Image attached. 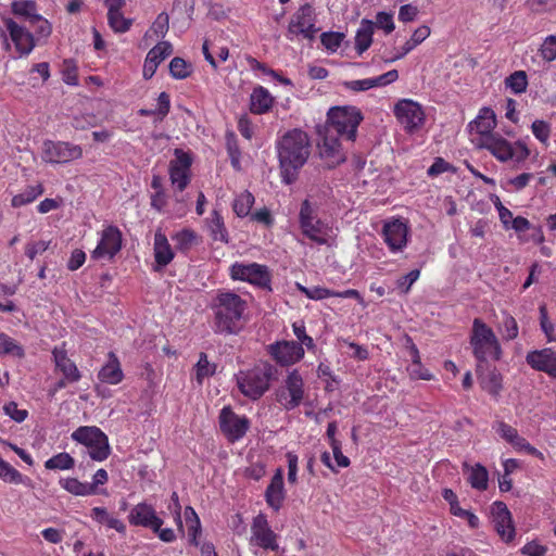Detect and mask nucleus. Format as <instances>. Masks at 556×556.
Segmentation results:
<instances>
[{
	"instance_id": "nucleus-1",
	"label": "nucleus",
	"mask_w": 556,
	"mask_h": 556,
	"mask_svg": "<svg viewBox=\"0 0 556 556\" xmlns=\"http://www.w3.org/2000/svg\"><path fill=\"white\" fill-rule=\"evenodd\" d=\"M276 149L281 182L292 185L298 180L300 169L309 157V137L304 130L299 128L288 130L277 140Z\"/></svg>"
},
{
	"instance_id": "nucleus-2",
	"label": "nucleus",
	"mask_w": 556,
	"mask_h": 556,
	"mask_svg": "<svg viewBox=\"0 0 556 556\" xmlns=\"http://www.w3.org/2000/svg\"><path fill=\"white\" fill-rule=\"evenodd\" d=\"M211 308L214 314V331L219 334H235L242 327L248 303L233 291L218 290Z\"/></svg>"
},
{
	"instance_id": "nucleus-3",
	"label": "nucleus",
	"mask_w": 556,
	"mask_h": 556,
	"mask_svg": "<svg viewBox=\"0 0 556 556\" xmlns=\"http://www.w3.org/2000/svg\"><path fill=\"white\" fill-rule=\"evenodd\" d=\"M470 345L478 361V368L483 363L496 362L502 357V348L491 327L479 318L473 319Z\"/></svg>"
},
{
	"instance_id": "nucleus-4",
	"label": "nucleus",
	"mask_w": 556,
	"mask_h": 556,
	"mask_svg": "<svg viewBox=\"0 0 556 556\" xmlns=\"http://www.w3.org/2000/svg\"><path fill=\"white\" fill-rule=\"evenodd\" d=\"M277 369L269 363L255 366L249 370H240L236 376L237 387L250 400H258L269 389Z\"/></svg>"
},
{
	"instance_id": "nucleus-5",
	"label": "nucleus",
	"mask_w": 556,
	"mask_h": 556,
	"mask_svg": "<svg viewBox=\"0 0 556 556\" xmlns=\"http://www.w3.org/2000/svg\"><path fill=\"white\" fill-rule=\"evenodd\" d=\"M299 224L302 233L319 245H329L333 238L332 226L321 219L317 214V207L306 199L302 202L299 213Z\"/></svg>"
},
{
	"instance_id": "nucleus-6",
	"label": "nucleus",
	"mask_w": 556,
	"mask_h": 556,
	"mask_svg": "<svg viewBox=\"0 0 556 556\" xmlns=\"http://www.w3.org/2000/svg\"><path fill=\"white\" fill-rule=\"evenodd\" d=\"M477 146L486 149L497 161L502 163L514 162L520 164L525 162L529 155L530 150L522 141L510 142L503 138L501 135L488 136Z\"/></svg>"
},
{
	"instance_id": "nucleus-7",
	"label": "nucleus",
	"mask_w": 556,
	"mask_h": 556,
	"mask_svg": "<svg viewBox=\"0 0 556 556\" xmlns=\"http://www.w3.org/2000/svg\"><path fill=\"white\" fill-rule=\"evenodd\" d=\"M362 121V112L356 106L331 108L328 112L327 132L334 131L338 136L354 141Z\"/></svg>"
},
{
	"instance_id": "nucleus-8",
	"label": "nucleus",
	"mask_w": 556,
	"mask_h": 556,
	"mask_svg": "<svg viewBox=\"0 0 556 556\" xmlns=\"http://www.w3.org/2000/svg\"><path fill=\"white\" fill-rule=\"evenodd\" d=\"M73 441L85 445L88 450V455L96 462L105 460L111 453L108 435L98 427L81 426L78 427L72 434Z\"/></svg>"
},
{
	"instance_id": "nucleus-9",
	"label": "nucleus",
	"mask_w": 556,
	"mask_h": 556,
	"mask_svg": "<svg viewBox=\"0 0 556 556\" xmlns=\"http://www.w3.org/2000/svg\"><path fill=\"white\" fill-rule=\"evenodd\" d=\"M232 280L248 282L260 289L271 291V274L266 265L236 262L229 268Z\"/></svg>"
},
{
	"instance_id": "nucleus-10",
	"label": "nucleus",
	"mask_w": 556,
	"mask_h": 556,
	"mask_svg": "<svg viewBox=\"0 0 556 556\" xmlns=\"http://www.w3.org/2000/svg\"><path fill=\"white\" fill-rule=\"evenodd\" d=\"M393 113L407 134H415L420 130L426 122V113L422 106L412 99H401L393 108Z\"/></svg>"
},
{
	"instance_id": "nucleus-11",
	"label": "nucleus",
	"mask_w": 556,
	"mask_h": 556,
	"mask_svg": "<svg viewBox=\"0 0 556 556\" xmlns=\"http://www.w3.org/2000/svg\"><path fill=\"white\" fill-rule=\"evenodd\" d=\"M304 399V382L300 372L294 369L287 376L285 384L277 391V401L287 409L300 406Z\"/></svg>"
},
{
	"instance_id": "nucleus-12",
	"label": "nucleus",
	"mask_w": 556,
	"mask_h": 556,
	"mask_svg": "<svg viewBox=\"0 0 556 556\" xmlns=\"http://www.w3.org/2000/svg\"><path fill=\"white\" fill-rule=\"evenodd\" d=\"M83 156V148L64 141L47 140L42 147V160L47 163H68Z\"/></svg>"
},
{
	"instance_id": "nucleus-13",
	"label": "nucleus",
	"mask_w": 556,
	"mask_h": 556,
	"mask_svg": "<svg viewBox=\"0 0 556 556\" xmlns=\"http://www.w3.org/2000/svg\"><path fill=\"white\" fill-rule=\"evenodd\" d=\"M315 20L314 8L305 3L293 14L288 26V33L292 36H302L305 39H313L318 31Z\"/></svg>"
},
{
	"instance_id": "nucleus-14",
	"label": "nucleus",
	"mask_w": 556,
	"mask_h": 556,
	"mask_svg": "<svg viewBox=\"0 0 556 556\" xmlns=\"http://www.w3.org/2000/svg\"><path fill=\"white\" fill-rule=\"evenodd\" d=\"M192 157L189 153L176 149L175 159L169 163V179L177 191H184L191 180Z\"/></svg>"
},
{
	"instance_id": "nucleus-15",
	"label": "nucleus",
	"mask_w": 556,
	"mask_h": 556,
	"mask_svg": "<svg viewBox=\"0 0 556 556\" xmlns=\"http://www.w3.org/2000/svg\"><path fill=\"white\" fill-rule=\"evenodd\" d=\"M278 535L271 530L265 515L258 514L251 525L250 544L267 551H278Z\"/></svg>"
},
{
	"instance_id": "nucleus-16",
	"label": "nucleus",
	"mask_w": 556,
	"mask_h": 556,
	"mask_svg": "<svg viewBox=\"0 0 556 556\" xmlns=\"http://www.w3.org/2000/svg\"><path fill=\"white\" fill-rule=\"evenodd\" d=\"M218 419L222 432L231 442L242 439L250 428V420L245 416L237 415L230 406L220 410Z\"/></svg>"
},
{
	"instance_id": "nucleus-17",
	"label": "nucleus",
	"mask_w": 556,
	"mask_h": 556,
	"mask_svg": "<svg viewBox=\"0 0 556 556\" xmlns=\"http://www.w3.org/2000/svg\"><path fill=\"white\" fill-rule=\"evenodd\" d=\"M123 236L121 230L113 225L106 226L102 232L96 249L91 252L93 260H112L122 249Z\"/></svg>"
},
{
	"instance_id": "nucleus-18",
	"label": "nucleus",
	"mask_w": 556,
	"mask_h": 556,
	"mask_svg": "<svg viewBox=\"0 0 556 556\" xmlns=\"http://www.w3.org/2000/svg\"><path fill=\"white\" fill-rule=\"evenodd\" d=\"M267 351L280 366H291L304 357V349L296 341H278L269 344Z\"/></svg>"
},
{
	"instance_id": "nucleus-19",
	"label": "nucleus",
	"mask_w": 556,
	"mask_h": 556,
	"mask_svg": "<svg viewBox=\"0 0 556 556\" xmlns=\"http://www.w3.org/2000/svg\"><path fill=\"white\" fill-rule=\"evenodd\" d=\"M4 26L20 58L27 56L34 50L36 42L34 35L12 18L4 20Z\"/></svg>"
},
{
	"instance_id": "nucleus-20",
	"label": "nucleus",
	"mask_w": 556,
	"mask_h": 556,
	"mask_svg": "<svg viewBox=\"0 0 556 556\" xmlns=\"http://www.w3.org/2000/svg\"><path fill=\"white\" fill-rule=\"evenodd\" d=\"M493 429L495 432L507 443H509L516 451L523 452L529 455L542 458L543 454L532 446L525 438L519 435L517 429L504 421L494 424Z\"/></svg>"
},
{
	"instance_id": "nucleus-21",
	"label": "nucleus",
	"mask_w": 556,
	"mask_h": 556,
	"mask_svg": "<svg viewBox=\"0 0 556 556\" xmlns=\"http://www.w3.org/2000/svg\"><path fill=\"white\" fill-rule=\"evenodd\" d=\"M494 529L501 539L509 543L514 540L516 530L513 523L511 514L503 502H494L491 508Z\"/></svg>"
},
{
	"instance_id": "nucleus-22",
	"label": "nucleus",
	"mask_w": 556,
	"mask_h": 556,
	"mask_svg": "<svg viewBox=\"0 0 556 556\" xmlns=\"http://www.w3.org/2000/svg\"><path fill=\"white\" fill-rule=\"evenodd\" d=\"M128 520L132 526L150 528L153 531H159L163 525V520L156 515L155 509L147 503L135 505L128 515Z\"/></svg>"
},
{
	"instance_id": "nucleus-23",
	"label": "nucleus",
	"mask_w": 556,
	"mask_h": 556,
	"mask_svg": "<svg viewBox=\"0 0 556 556\" xmlns=\"http://www.w3.org/2000/svg\"><path fill=\"white\" fill-rule=\"evenodd\" d=\"M528 365L538 370L556 378V352L549 348L534 350L527 354Z\"/></svg>"
},
{
	"instance_id": "nucleus-24",
	"label": "nucleus",
	"mask_w": 556,
	"mask_h": 556,
	"mask_svg": "<svg viewBox=\"0 0 556 556\" xmlns=\"http://www.w3.org/2000/svg\"><path fill=\"white\" fill-rule=\"evenodd\" d=\"M408 227L400 219H393L383 226L384 242L392 252L402 251L407 244Z\"/></svg>"
},
{
	"instance_id": "nucleus-25",
	"label": "nucleus",
	"mask_w": 556,
	"mask_h": 556,
	"mask_svg": "<svg viewBox=\"0 0 556 556\" xmlns=\"http://www.w3.org/2000/svg\"><path fill=\"white\" fill-rule=\"evenodd\" d=\"M495 127V113L488 106L480 109L477 117L468 124L469 130L476 131V134L480 136L476 143L483 141V139L488 136H497L498 134H493Z\"/></svg>"
},
{
	"instance_id": "nucleus-26",
	"label": "nucleus",
	"mask_w": 556,
	"mask_h": 556,
	"mask_svg": "<svg viewBox=\"0 0 556 556\" xmlns=\"http://www.w3.org/2000/svg\"><path fill=\"white\" fill-rule=\"evenodd\" d=\"M319 154L325 160L328 167H334L345 161V154L341 148V143L331 132H326L319 144Z\"/></svg>"
},
{
	"instance_id": "nucleus-27",
	"label": "nucleus",
	"mask_w": 556,
	"mask_h": 556,
	"mask_svg": "<svg viewBox=\"0 0 556 556\" xmlns=\"http://www.w3.org/2000/svg\"><path fill=\"white\" fill-rule=\"evenodd\" d=\"M285 497L283 470L282 468H277L270 483L266 488L265 500L270 508L278 511L282 506Z\"/></svg>"
},
{
	"instance_id": "nucleus-28",
	"label": "nucleus",
	"mask_w": 556,
	"mask_h": 556,
	"mask_svg": "<svg viewBox=\"0 0 556 556\" xmlns=\"http://www.w3.org/2000/svg\"><path fill=\"white\" fill-rule=\"evenodd\" d=\"M153 252L155 261L153 269L155 271L162 270L174 260V251L167 237L161 230H157L154 235Z\"/></svg>"
},
{
	"instance_id": "nucleus-29",
	"label": "nucleus",
	"mask_w": 556,
	"mask_h": 556,
	"mask_svg": "<svg viewBox=\"0 0 556 556\" xmlns=\"http://www.w3.org/2000/svg\"><path fill=\"white\" fill-rule=\"evenodd\" d=\"M55 367L62 372L67 382H77L81 375L76 364L68 358L67 353L63 346H55L52 350Z\"/></svg>"
},
{
	"instance_id": "nucleus-30",
	"label": "nucleus",
	"mask_w": 556,
	"mask_h": 556,
	"mask_svg": "<svg viewBox=\"0 0 556 556\" xmlns=\"http://www.w3.org/2000/svg\"><path fill=\"white\" fill-rule=\"evenodd\" d=\"M98 379L108 384H118L124 379L121 363L114 352L108 354V362L98 372Z\"/></svg>"
},
{
	"instance_id": "nucleus-31",
	"label": "nucleus",
	"mask_w": 556,
	"mask_h": 556,
	"mask_svg": "<svg viewBox=\"0 0 556 556\" xmlns=\"http://www.w3.org/2000/svg\"><path fill=\"white\" fill-rule=\"evenodd\" d=\"M275 98L263 86L253 88L250 94V111L253 114L262 115L269 112L274 105Z\"/></svg>"
},
{
	"instance_id": "nucleus-32",
	"label": "nucleus",
	"mask_w": 556,
	"mask_h": 556,
	"mask_svg": "<svg viewBox=\"0 0 556 556\" xmlns=\"http://www.w3.org/2000/svg\"><path fill=\"white\" fill-rule=\"evenodd\" d=\"M430 28L427 25L418 27L412 37L397 50V52L389 60L390 62L400 60L414 50L418 45L430 36Z\"/></svg>"
},
{
	"instance_id": "nucleus-33",
	"label": "nucleus",
	"mask_w": 556,
	"mask_h": 556,
	"mask_svg": "<svg viewBox=\"0 0 556 556\" xmlns=\"http://www.w3.org/2000/svg\"><path fill=\"white\" fill-rule=\"evenodd\" d=\"M465 470L468 472V482L471 488L484 491L488 488L489 482V473L484 466L481 464H476L473 466H469L468 464H464Z\"/></svg>"
},
{
	"instance_id": "nucleus-34",
	"label": "nucleus",
	"mask_w": 556,
	"mask_h": 556,
	"mask_svg": "<svg viewBox=\"0 0 556 556\" xmlns=\"http://www.w3.org/2000/svg\"><path fill=\"white\" fill-rule=\"evenodd\" d=\"M374 22L362 20L361 25L355 35V49L357 53L363 54L372 42Z\"/></svg>"
},
{
	"instance_id": "nucleus-35",
	"label": "nucleus",
	"mask_w": 556,
	"mask_h": 556,
	"mask_svg": "<svg viewBox=\"0 0 556 556\" xmlns=\"http://www.w3.org/2000/svg\"><path fill=\"white\" fill-rule=\"evenodd\" d=\"M207 228L210 236L214 241H220L223 243L229 242V236L224 219L216 210L211 213V217L207 222Z\"/></svg>"
},
{
	"instance_id": "nucleus-36",
	"label": "nucleus",
	"mask_w": 556,
	"mask_h": 556,
	"mask_svg": "<svg viewBox=\"0 0 556 556\" xmlns=\"http://www.w3.org/2000/svg\"><path fill=\"white\" fill-rule=\"evenodd\" d=\"M12 12L15 15L24 17L31 25L41 21V15L37 13V4L34 0H18L12 3Z\"/></svg>"
},
{
	"instance_id": "nucleus-37",
	"label": "nucleus",
	"mask_w": 556,
	"mask_h": 556,
	"mask_svg": "<svg viewBox=\"0 0 556 556\" xmlns=\"http://www.w3.org/2000/svg\"><path fill=\"white\" fill-rule=\"evenodd\" d=\"M91 518L98 523L105 525L108 528L114 529L119 533H124L126 531L124 522L111 516L104 507L92 508Z\"/></svg>"
},
{
	"instance_id": "nucleus-38",
	"label": "nucleus",
	"mask_w": 556,
	"mask_h": 556,
	"mask_svg": "<svg viewBox=\"0 0 556 556\" xmlns=\"http://www.w3.org/2000/svg\"><path fill=\"white\" fill-rule=\"evenodd\" d=\"M59 484L68 493L76 496L93 495V490L88 482H81L76 478H61Z\"/></svg>"
},
{
	"instance_id": "nucleus-39",
	"label": "nucleus",
	"mask_w": 556,
	"mask_h": 556,
	"mask_svg": "<svg viewBox=\"0 0 556 556\" xmlns=\"http://www.w3.org/2000/svg\"><path fill=\"white\" fill-rule=\"evenodd\" d=\"M10 355L17 358L25 356L24 348L18 344L13 338L4 332H0V356Z\"/></svg>"
},
{
	"instance_id": "nucleus-40",
	"label": "nucleus",
	"mask_w": 556,
	"mask_h": 556,
	"mask_svg": "<svg viewBox=\"0 0 556 556\" xmlns=\"http://www.w3.org/2000/svg\"><path fill=\"white\" fill-rule=\"evenodd\" d=\"M75 466V459L66 452H61L45 462L48 470H70Z\"/></svg>"
},
{
	"instance_id": "nucleus-41",
	"label": "nucleus",
	"mask_w": 556,
	"mask_h": 556,
	"mask_svg": "<svg viewBox=\"0 0 556 556\" xmlns=\"http://www.w3.org/2000/svg\"><path fill=\"white\" fill-rule=\"evenodd\" d=\"M43 193L41 185L28 186L24 191L12 198L11 204L13 207H21L35 201Z\"/></svg>"
},
{
	"instance_id": "nucleus-42",
	"label": "nucleus",
	"mask_w": 556,
	"mask_h": 556,
	"mask_svg": "<svg viewBox=\"0 0 556 556\" xmlns=\"http://www.w3.org/2000/svg\"><path fill=\"white\" fill-rule=\"evenodd\" d=\"M253 204V194L249 191H244L235 199L232 210L238 217H245L249 215Z\"/></svg>"
},
{
	"instance_id": "nucleus-43",
	"label": "nucleus",
	"mask_w": 556,
	"mask_h": 556,
	"mask_svg": "<svg viewBox=\"0 0 556 556\" xmlns=\"http://www.w3.org/2000/svg\"><path fill=\"white\" fill-rule=\"evenodd\" d=\"M481 386L492 395H498L502 390V377L496 370L481 376Z\"/></svg>"
},
{
	"instance_id": "nucleus-44",
	"label": "nucleus",
	"mask_w": 556,
	"mask_h": 556,
	"mask_svg": "<svg viewBox=\"0 0 556 556\" xmlns=\"http://www.w3.org/2000/svg\"><path fill=\"white\" fill-rule=\"evenodd\" d=\"M502 337L506 341L514 340L518 337L519 328L516 319L508 313H503V319L500 327Z\"/></svg>"
},
{
	"instance_id": "nucleus-45",
	"label": "nucleus",
	"mask_w": 556,
	"mask_h": 556,
	"mask_svg": "<svg viewBox=\"0 0 556 556\" xmlns=\"http://www.w3.org/2000/svg\"><path fill=\"white\" fill-rule=\"evenodd\" d=\"M505 84L506 87H508L516 94L525 92L528 86V78L526 72H514L506 78Z\"/></svg>"
},
{
	"instance_id": "nucleus-46",
	"label": "nucleus",
	"mask_w": 556,
	"mask_h": 556,
	"mask_svg": "<svg viewBox=\"0 0 556 556\" xmlns=\"http://www.w3.org/2000/svg\"><path fill=\"white\" fill-rule=\"evenodd\" d=\"M216 371V365L210 363L205 353H200L199 361L195 365V376L199 383H202L204 378L211 377Z\"/></svg>"
},
{
	"instance_id": "nucleus-47",
	"label": "nucleus",
	"mask_w": 556,
	"mask_h": 556,
	"mask_svg": "<svg viewBox=\"0 0 556 556\" xmlns=\"http://www.w3.org/2000/svg\"><path fill=\"white\" fill-rule=\"evenodd\" d=\"M296 289L303 293L306 298L315 301L324 300L327 298H331L334 294L333 290L324 288V287H313L307 288L299 282L295 283Z\"/></svg>"
},
{
	"instance_id": "nucleus-48",
	"label": "nucleus",
	"mask_w": 556,
	"mask_h": 556,
	"mask_svg": "<svg viewBox=\"0 0 556 556\" xmlns=\"http://www.w3.org/2000/svg\"><path fill=\"white\" fill-rule=\"evenodd\" d=\"M197 239V235L191 229H182L178 231L172 237V240L175 242L176 249L180 251L189 250Z\"/></svg>"
},
{
	"instance_id": "nucleus-49",
	"label": "nucleus",
	"mask_w": 556,
	"mask_h": 556,
	"mask_svg": "<svg viewBox=\"0 0 556 556\" xmlns=\"http://www.w3.org/2000/svg\"><path fill=\"white\" fill-rule=\"evenodd\" d=\"M108 22L115 33H126L132 24L131 20L124 17L122 10L108 13Z\"/></svg>"
},
{
	"instance_id": "nucleus-50",
	"label": "nucleus",
	"mask_w": 556,
	"mask_h": 556,
	"mask_svg": "<svg viewBox=\"0 0 556 556\" xmlns=\"http://www.w3.org/2000/svg\"><path fill=\"white\" fill-rule=\"evenodd\" d=\"M173 53V47L168 41H161L154 46L149 52L148 56L160 64L163 60Z\"/></svg>"
},
{
	"instance_id": "nucleus-51",
	"label": "nucleus",
	"mask_w": 556,
	"mask_h": 556,
	"mask_svg": "<svg viewBox=\"0 0 556 556\" xmlns=\"http://www.w3.org/2000/svg\"><path fill=\"white\" fill-rule=\"evenodd\" d=\"M169 73L176 79H184L190 75V65L181 58H174L169 63Z\"/></svg>"
},
{
	"instance_id": "nucleus-52",
	"label": "nucleus",
	"mask_w": 556,
	"mask_h": 556,
	"mask_svg": "<svg viewBox=\"0 0 556 556\" xmlns=\"http://www.w3.org/2000/svg\"><path fill=\"white\" fill-rule=\"evenodd\" d=\"M226 148L231 161V165L238 169L240 167L241 152L237 143L236 136L232 132L227 134L226 136Z\"/></svg>"
},
{
	"instance_id": "nucleus-53",
	"label": "nucleus",
	"mask_w": 556,
	"mask_h": 556,
	"mask_svg": "<svg viewBox=\"0 0 556 556\" xmlns=\"http://www.w3.org/2000/svg\"><path fill=\"white\" fill-rule=\"evenodd\" d=\"M62 79L68 86L78 85L77 66L73 60H64Z\"/></svg>"
},
{
	"instance_id": "nucleus-54",
	"label": "nucleus",
	"mask_w": 556,
	"mask_h": 556,
	"mask_svg": "<svg viewBox=\"0 0 556 556\" xmlns=\"http://www.w3.org/2000/svg\"><path fill=\"white\" fill-rule=\"evenodd\" d=\"M540 312V326L542 331L545 333L547 341L553 342L556 341V337L553 336L555 330L554 324L548 319L546 305H541L539 307Z\"/></svg>"
},
{
	"instance_id": "nucleus-55",
	"label": "nucleus",
	"mask_w": 556,
	"mask_h": 556,
	"mask_svg": "<svg viewBox=\"0 0 556 556\" xmlns=\"http://www.w3.org/2000/svg\"><path fill=\"white\" fill-rule=\"evenodd\" d=\"M531 130L534 137L546 144L551 135V125L542 119H536L531 125Z\"/></svg>"
},
{
	"instance_id": "nucleus-56",
	"label": "nucleus",
	"mask_w": 556,
	"mask_h": 556,
	"mask_svg": "<svg viewBox=\"0 0 556 556\" xmlns=\"http://www.w3.org/2000/svg\"><path fill=\"white\" fill-rule=\"evenodd\" d=\"M185 516L188 522H190L189 526V536L190 542L194 545H198L197 541V534L200 531V520L192 507H187L185 510Z\"/></svg>"
},
{
	"instance_id": "nucleus-57",
	"label": "nucleus",
	"mask_w": 556,
	"mask_h": 556,
	"mask_svg": "<svg viewBox=\"0 0 556 556\" xmlns=\"http://www.w3.org/2000/svg\"><path fill=\"white\" fill-rule=\"evenodd\" d=\"M540 54L547 62L556 60V35H549L545 38L540 48Z\"/></svg>"
},
{
	"instance_id": "nucleus-58",
	"label": "nucleus",
	"mask_w": 556,
	"mask_h": 556,
	"mask_svg": "<svg viewBox=\"0 0 556 556\" xmlns=\"http://www.w3.org/2000/svg\"><path fill=\"white\" fill-rule=\"evenodd\" d=\"M344 38V35L341 33L329 31L324 33L320 37L323 46L332 52L337 51V49L341 46V42Z\"/></svg>"
},
{
	"instance_id": "nucleus-59",
	"label": "nucleus",
	"mask_w": 556,
	"mask_h": 556,
	"mask_svg": "<svg viewBox=\"0 0 556 556\" xmlns=\"http://www.w3.org/2000/svg\"><path fill=\"white\" fill-rule=\"evenodd\" d=\"M3 412L15 422H23L28 417L26 409L18 408L15 402H9L3 406Z\"/></svg>"
},
{
	"instance_id": "nucleus-60",
	"label": "nucleus",
	"mask_w": 556,
	"mask_h": 556,
	"mask_svg": "<svg viewBox=\"0 0 556 556\" xmlns=\"http://www.w3.org/2000/svg\"><path fill=\"white\" fill-rule=\"evenodd\" d=\"M399 78V73L396 70H391L382 75H379L377 77H371L370 79V87H383L387 85H390L394 83Z\"/></svg>"
},
{
	"instance_id": "nucleus-61",
	"label": "nucleus",
	"mask_w": 556,
	"mask_h": 556,
	"mask_svg": "<svg viewBox=\"0 0 556 556\" xmlns=\"http://www.w3.org/2000/svg\"><path fill=\"white\" fill-rule=\"evenodd\" d=\"M377 26L378 28L383 29L387 34H390L394 30V22H393V15L391 13L387 12H379L376 15V22L374 23V26Z\"/></svg>"
},
{
	"instance_id": "nucleus-62",
	"label": "nucleus",
	"mask_w": 556,
	"mask_h": 556,
	"mask_svg": "<svg viewBox=\"0 0 556 556\" xmlns=\"http://www.w3.org/2000/svg\"><path fill=\"white\" fill-rule=\"evenodd\" d=\"M169 17L166 13H160L152 24L151 29L157 37H164L168 31Z\"/></svg>"
},
{
	"instance_id": "nucleus-63",
	"label": "nucleus",
	"mask_w": 556,
	"mask_h": 556,
	"mask_svg": "<svg viewBox=\"0 0 556 556\" xmlns=\"http://www.w3.org/2000/svg\"><path fill=\"white\" fill-rule=\"evenodd\" d=\"M520 553L525 556H545L547 547L536 541H531L521 547Z\"/></svg>"
},
{
	"instance_id": "nucleus-64",
	"label": "nucleus",
	"mask_w": 556,
	"mask_h": 556,
	"mask_svg": "<svg viewBox=\"0 0 556 556\" xmlns=\"http://www.w3.org/2000/svg\"><path fill=\"white\" fill-rule=\"evenodd\" d=\"M420 270L419 269H413L407 275L401 277L397 280V288L404 292L407 293L410 289V287L414 285V282L419 278Z\"/></svg>"
}]
</instances>
